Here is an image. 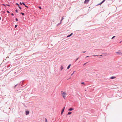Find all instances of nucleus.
<instances>
[{"label": "nucleus", "instance_id": "obj_2", "mask_svg": "<svg viewBox=\"0 0 122 122\" xmlns=\"http://www.w3.org/2000/svg\"><path fill=\"white\" fill-rule=\"evenodd\" d=\"M26 112V115H28L29 113V111L28 110H26L25 111Z\"/></svg>", "mask_w": 122, "mask_h": 122}, {"label": "nucleus", "instance_id": "obj_16", "mask_svg": "<svg viewBox=\"0 0 122 122\" xmlns=\"http://www.w3.org/2000/svg\"><path fill=\"white\" fill-rule=\"evenodd\" d=\"M115 37V36H114L111 38V39H113Z\"/></svg>", "mask_w": 122, "mask_h": 122}, {"label": "nucleus", "instance_id": "obj_4", "mask_svg": "<svg viewBox=\"0 0 122 122\" xmlns=\"http://www.w3.org/2000/svg\"><path fill=\"white\" fill-rule=\"evenodd\" d=\"M74 108H69L68 109V110L69 111H72L74 110Z\"/></svg>", "mask_w": 122, "mask_h": 122}, {"label": "nucleus", "instance_id": "obj_30", "mask_svg": "<svg viewBox=\"0 0 122 122\" xmlns=\"http://www.w3.org/2000/svg\"><path fill=\"white\" fill-rule=\"evenodd\" d=\"M7 12L8 13H10V12H9V11H8V10H7Z\"/></svg>", "mask_w": 122, "mask_h": 122}, {"label": "nucleus", "instance_id": "obj_6", "mask_svg": "<svg viewBox=\"0 0 122 122\" xmlns=\"http://www.w3.org/2000/svg\"><path fill=\"white\" fill-rule=\"evenodd\" d=\"M105 0H104L102 2H101L99 4H98V5H101V4H102V3H103V2H105Z\"/></svg>", "mask_w": 122, "mask_h": 122}, {"label": "nucleus", "instance_id": "obj_42", "mask_svg": "<svg viewBox=\"0 0 122 122\" xmlns=\"http://www.w3.org/2000/svg\"><path fill=\"white\" fill-rule=\"evenodd\" d=\"M89 56H87L86 57V58H88V57H89Z\"/></svg>", "mask_w": 122, "mask_h": 122}, {"label": "nucleus", "instance_id": "obj_44", "mask_svg": "<svg viewBox=\"0 0 122 122\" xmlns=\"http://www.w3.org/2000/svg\"><path fill=\"white\" fill-rule=\"evenodd\" d=\"M122 41H121L120 42V43H121Z\"/></svg>", "mask_w": 122, "mask_h": 122}, {"label": "nucleus", "instance_id": "obj_17", "mask_svg": "<svg viewBox=\"0 0 122 122\" xmlns=\"http://www.w3.org/2000/svg\"><path fill=\"white\" fill-rule=\"evenodd\" d=\"M79 58V57H78V58H76V60L75 61V62Z\"/></svg>", "mask_w": 122, "mask_h": 122}, {"label": "nucleus", "instance_id": "obj_11", "mask_svg": "<svg viewBox=\"0 0 122 122\" xmlns=\"http://www.w3.org/2000/svg\"><path fill=\"white\" fill-rule=\"evenodd\" d=\"M119 55H120L121 54H121V53L120 52H116Z\"/></svg>", "mask_w": 122, "mask_h": 122}, {"label": "nucleus", "instance_id": "obj_25", "mask_svg": "<svg viewBox=\"0 0 122 122\" xmlns=\"http://www.w3.org/2000/svg\"><path fill=\"white\" fill-rule=\"evenodd\" d=\"M15 20L16 21H18V19L17 18H16Z\"/></svg>", "mask_w": 122, "mask_h": 122}, {"label": "nucleus", "instance_id": "obj_23", "mask_svg": "<svg viewBox=\"0 0 122 122\" xmlns=\"http://www.w3.org/2000/svg\"><path fill=\"white\" fill-rule=\"evenodd\" d=\"M86 52V51H82V52H81V53H85V52Z\"/></svg>", "mask_w": 122, "mask_h": 122}, {"label": "nucleus", "instance_id": "obj_20", "mask_svg": "<svg viewBox=\"0 0 122 122\" xmlns=\"http://www.w3.org/2000/svg\"><path fill=\"white\" fill-rule=\"evenodd\" d=\"M18 7L20 9H22V8L20 6H19Z\"/></svg>", "mask_w": 122, "mask_h": 122}, {"label": "nucleus", "instance_id": "obj_32", "mask_svg": "<svg viewBox=\"0 0 122 122\" xmlns=\"http://www.w3.org/2000/svg\"><path fill=\"white\" fill-rule=\"evenodd\" d=\"M2 5H3V6H6V5L5 4H2Z\"/></svg>", "mask_w": 122, "mask_h": 122}, {"label": "nucleus", "instance_id": "obj_35", "mask_svg": "<svg viewBox=\"0 0 122 122\" xmlns=\"http://www.w3.org/2000/svg\"><path fill=\"white\" fill-rule=\"evenodd\" d=\"M25 7H26L27 8H28V6H27V5H25Z\"/></svg>", "mask_w": 122, "mask_h": 122}, {"label": "nucleus", "instance_id": "obj_26", "mask_svg": "<svg viewBox=\"0 0 122 122\" xmlns=\"http://www.w3.org/2000/svg\"><path fill=\"white\" fill-rule=\"evenodd\" d=\"M65 107H63L62 110L64 111V110L65 109Z\"/></svg>", "mask_w": 122, "mask_h": 122}, {"label": "nucleus", "instance_id": "obj_5", "mask_svg": "<svg viewBox=\"0 0 122 122\" xmlns=\"http://www.w3.org/2000/svg\"><path fill=\"white\" fill-rule=\"evenodd\" d=\"M105 0H104L102 2H101L99 4H98V5H101V4H102V3H103V2H105Z\"/></svg>", "mask_w": 122, "mask_h": 122}, {"label": "nucleus", "instance_id": "obj_14", "mask_svg": "<svg viewBox=\"0 0 122 122\" xmlns=\"http://www.w3.org/2000/svg\"><path fill=\"white\" fill-rule=\"evenodd\" d=\"M17 85H18V84H17L15 86H14V88H16V87L17 86Z\"/></svg>", "mask_w": 122, "mask_h": 122}, {"label": "nucleus", "instance_id": "obj_28", "mask_svg": "<svg viewBox=\"0 0 122 122\" xmlns=\"http://www.w3.org/2000/svg\"><path fill=\"white\" fill-rule=\"evenodd\" d=\"M11 15H12L13 16L14 15V14L13 13H12L11 14Z\"/></svg>", "mask_w": 122, "mask_h": 122}, {"label": "nucleus", "instance_id": "obj_18", "mask_svg": "<svg viewBox=\"0 0 122 122\" xmlns=\"http://www.w3.org/2000/svg\"><path fill=\"white\" fill-rule=\"evenodd\" d=\"M15 12H17V13L18 12L17 9H16L15 10Z\"/></svg>", "mask_w": 122, "mask_h": 122}, {"label": "nucleus", "instance_id": "obj_19", "mask_svg": "<svg viewBox=\"0 0 122 122\" xmlns=\"http://www.w3.org/2000/svg\"><path fill=\"white\" fill-rule=\"evenodd\" d=\"M45 121L46 122H47V120L46 118L45 119Z\"/></svg>", "mask_w": 122, "mask_h": 122}, {"label": "nucleus", "instance_id": "obj_1", "mask_svg": "<svg viewBox=\"0 0 122 122\" xmlns=\"http://www.w3.org/2000/svg\"><path fill=\"white\" fill-rule=\"evenodd\" d=\"M61 93L63 95V97L65 99V97L66 96L65 95L66 93L63 92L61 91Z\"/></svg>", "mask_w": 122, "mask_h": 122}, {"label": "nucleus", "instance_id": "obj_37", "mask_svg": "<svg viewBox=\"0 0 122 122\" xmlns=\"http://www.w3.org/2000/svg\"><path fill=\"white\" fill-rule=\"evenodd\" d=\"M39 8L40 9H41V6H39Z\"/></svg>", "mask_w": 122, "mask_h": 122}, {"label": "nucleus", "instance_id": "obj_24", "mask_svg": "<svg viewBox=\"0 0 122 122\" xmlns=\"http://www.w3.org/2000/svg\"><path fill=\"white\" fill-rule=\"evenodd\" d=\"M88 62H86V63H84L83 64V66H84L86 64H87Z\"/></svg>", "mask_w": 122, "mask_h": 122}, {"label": "nucleus", "instance_id": "obj_15", "mask_svg": "<svg viewBox=\"0 0 122 122\" xmlns=\"http://www.w3.org/2000/svg\"><path fill=\"white\" fill-rule=\"evenodd\" d=\"M71 36V35H70H70H68V36H67V37H70V36Z\"/></svg>", "mask_w": 122, "mask_h": 122}, {"label": "nucleus", "instance_id": "obj_9", "mask_svg": "<svg viewBox=\"0 0 122 122\" xmlns=\"http://www.w3.org/2000/svg\"><path fill=\"white\" fill-rule=\"evenodd\" d=\"M63 69V67L62 66H61L60 67V69L61 70H62Z\"/></svg>", "mask_w": 122, "mask_h": 122}, {"label": "nucleus", "instance_id": "obj_41", "mask_svg": "<svg viewBox=\"0 0 122 122\" xmlns=\"http://www.w3.org/2000/svg\"><path fill=\"white\" fill-rule=\"evenodd\" d=\"M64 19V18H63V17H62V18L61 19L63 20V19Z\"/></svg>", "mask_w": 122, "mask_h": 122}, {"label": "nucleus", "instance_id": "obj_40", "mask_svg": "<svg viewBox=\"0 0 122 122\" xmlns=\"http://www.w3.org/2000/svg\"><path fill=\"white\" fill-rule=\"evenodd\" d=\"M74 72H73V73L71 75V76H72V75H73V74H74Z\"/></svg>", "mask_w": 122, "mask_h": 122}, {"label": "nucleus", "instance_id": "obj_31", "mask_svg": "<svg viewBox=\"0 0 122 122\" xmlns=\"http://www.w3.org/2000/svg\"><path fill=\"white\" fill-rule=\"evenodd\" d=\"M73 34V33H71L70 34V35L71 36Z\"/></svg>", "mask_w": 122, "mask_h": 122}, {"label": "nucleus", "instance_id": "obj_46", "mask_svg": "<svg viewBox=\"0 0 122 122\" xmlns=\"http://www.w3.org/2000/svg\"><path fill=\"white\" fill-rule=\"evenodd\" d=\"M5 12H4V11H3V13H5Z\"/></svg>", "mask_w": 122, "mask_h": 122}, {"label": "nucleus", "instance_id": "obj_7", "mask_svg": "<svg viewBox=\"0 0 122 122\" xmlns=\"http://www.w3.org/2000/svg\"><path fill=\"white\" fill-rule=\"evenodd\" d=\"M115 78V77L114 76H112L110 78L111 79H113Z\"/></svg>", "mask_w": 122, "mask_h": 122}, {"label": "nucleus", "instance_id": "obj_10", "mask_svg": "<svg viewBox=\"0 0 122 122\" xmlns=\"http://www.w3.org/2000/svg\"><path fill=\"white\" fill-rule=\"evenodd\" d=\"M71 113H72V112H69L67 114V115H70V114H71Z\"/></svg>", "mask_w": 122, "mask_h": 122}, {"label": "nucleus", "instance_id": "obj_29", "mask_svg": "<svg viewBox=\"0 0 122 122\" xmlns=\"http://www.w3.org/2000/svg\"><path fill=\"white\" fill-rule=\"evenodd\" d=\"M81 84H84L85 83L84 82H82L81 83Z\"/></svg>", "mask_w": 122, "mask_h": 122}, {"label": "nucleus", "instance_id": "obj_34", "mask_svg": "<svg viewBox=\"0 0 122 122\" xmlns=\"http://www.w3.org/2000/svg\"><path fill=\"white\" fill-rule=\"evenodd\" d=\"M22 4H23V5H25V4L24 2H22Z\"/></svg>", "mask_w": 122, "mask_h": 122}, {"label": "nucleus", "instance_id": "obj_21", "mask_svg": "<svg viewBox=\"0 0 122 122\" xmlns=\"http://www.w3.org/2000/svg\"><path fill=\"white\" fill-rule=\"evenodd\" d=\"M63 20L62 19H61L60 20V23H61L62 21V20Z\"/></svg>", "mask_w": 122, "mask_h": 122}, {"label": "nucleus", "instance_id": "obj_45", "mask_svg": "<svg viewBox=\"0 0 122 122\" xmlns=\"http://www.w3.org/2000/svg\"><path fill=\"white\" fill-rule=\"evenodd\" d=\"M1 17H0V20H1Z\"/></svg>", "mask_w": 122, "mask_h": 122}, {"label": "nucleus", "instance_id": "obj_36", "mask_svg": "<svg viewBox=\"0 0 122 122\" xmlns=\"http://www.w3.org/2000/svg\"><path fill=\"white\" fill-rule=\"evenodd\" d=\"M93 56H99L97 55H93Z\"/></svg>", "mask_w": 122, "mask_h": 122}, {"label": "nucleus", "instance_id": "obj_3", "mask_svg": "<svg viewBox=\"0 0 122 122\" xmlns=\"http://www.w3.org/2000/svg\"><path fill=\"white\" fill-rule=\"evenodd\" d=\"M89 1V0H85L84 2V3H88V2Z\"/></svg>", "mask_w": 122, "mask_h": 122}, {"label": "nucleus", "instance_id": "obj_12", "mask_svg": "<svg viewBox=\"0 0 122 122\" xmlns=\"http://www.w3.org/2000/svg\"><path fill=\"white\" fill-rule=\"evenodd\" d=\"M64 111H63V110H62L61 112V115H62L63 113V112H64Z\"/></svg>", "mask_w": 122, "mask_h": 122}, {"label": "nucleus", "instance_id": "obj_13", "mask_svg": "<svg viewBox=\"0 0 122 122\" xmlns=\"http://www.w3.org/2000/svg\"><path fill=\"white\" fill-rule=\"evenodd\" d=\"M20 13L22 14V15H23V16H24L25 15L24 14V13H23V12H21Z\"/></svg>", "mask_w": 122, "mask_h": 122}, {"label": "nucleus", "instance_id": "obj_27", "mask_svg": "<svg viewBox=\"0 0 122 122\" xmlns=\"http://www.w3.org/2000/svg\"><path fill=\"white\" fill-rule=\"evenodd\" d=\"M16 4L18 6H19V4H18V3H16Z\"/></svg>", "mask_w": 122, "mask_h": 122}, {"label": "nucleus", "instance_id": "obj_43", "mask_svg": "<svg viewBox=\"0 0 122 122\" xmlns=\"http://www.w3.org/2000/svg\"><path fill=\"white\" fill-rule=\"evenodd\" d=\"M102 55H100L99 56H102Z\"/></svg>", "mask_w": 122, "mask_h": 122}, {"label": "nucleus", "instance_id": "obj_33", "mask_svg": "<svg viewBox=\"0 0 122 122\" xmlns=\"http://www.w3.org/2000/svg\"><path fill=\"white\" fill-rule=\"evenodd\" d=\"M20 4H21V5H22V3L21 2H20Z\"/></svg>", "mask_w": 122, "mask_h": 122}, {"label": "nucleus", "instance_id": "obj_38", "mask_svg": "<svg viewBox=\"0 0 122 122\" xmlns=\"http://www.w3.org/2000/svg\"><path fill=\"white\" fill-rule=\"evenodd\" d=\"M6 5H7L8 6H10V5L9 4H7Z\"/></svg>", "mask_w": 122, "mask_h": 122}, {"label": "nucleus", "instance_id": "obj_8", "mask_svg": "<svg viewBox=\"0 0 122 122\" xmlns=\"http://www.w3.org/2000/svg\"><path fill=\"white\" fill-rule=\"evenodd\" d=\"M71 65V64H69L68 66V67H67V69H68L70 68V66Z\"/></svg>", "mask_w": 122, "mask_h": 122}, {"label": "nucleus", "instance_id": "obj_22", "mask_svg": "<svg viewBox=\"0 0 122 122\" xmlns=\"http://www.w3.org/2000/svg\"><path fill=\"white\" fill-rule=\"evenodd\" d=\"M17 25H15V28H16L17 27Z\"/></svg>", "mask_w": 122, "mask_h": 122}, {"label": "nucleus", "instance_id": "obj_39", "mask_svg": "<svg viewBox=\"0 0 122 122\" xmlns=\"http://www.w3.org/2000/svg\"><path fill=\"white\" fill-rule=\"evenodd\" d=\"M61 23H60V22L59 23H58V24H57V25H59Z\"/></svg>", "mask_w": 122, "mask_h": 122}]
</instances>
